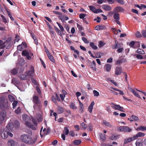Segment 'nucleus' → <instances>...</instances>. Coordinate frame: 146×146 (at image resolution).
I'll list each match as a JSON object with an SVG mask.
<instances>
[{"mask_svg": "<svg viewBox=\"0 0 146 146\" xmlns=\"http://www.w3.org/2000/svg\"><path fill=\"white\" fill-rule=\"evenodd\" d=\"M20 139L22 142L29 144L35 143L36 140V139H32L30 135L27 134L22 135Z\"/></svg>", "mask_w": 146, "mask_h": 146, "instance_id": "obj_1", "label": "nucleus"}, {"mask_svg": "<svg viewBox=\"0 0 146 146\" xmlns=\"http://www.w3.org/2000/svg\"><path fill=\"white\" fill-rule=\"evenodd\" d=\"M33 101L35 104L33 106V108L34 109L35 108V107L36 105L39 106L41 104V102L37 96L34 95L33 96Z\"/></svg>", "mask_w": 146, "mask_h": 146, "instance_id": "obj_2", "label": "nucleus"}, {"mask_svg": "<svg viewBox=\"0 0 146 146\" xmlns=\"http://www.w3.org/2000/svg\"><path fill=\"white\" fill-rule=\"evenodd\" d=\"M118 130L125 132L129 133L132 131V129L127 126H121L118 128Z\"/></svg>", "mask_w": 146, "mask_h": 146, "instance_id": "obj_3", "label": "nucleus"}, {"mask_svg": "<svg viewBox=\"0 0 146 146\" xmlns=\"http://www.w3.org/2000/svg\"><path fill=\"white\" fill-rule=\"evenodd\" d=\"M0 106L1 109H8L9 108L8 102H5L4 99L1 98H0Z\"/></svg>", "mask_w": 146, "mask_h": 146, "instance_id": "obj_4", "label": "nucleus"}, {"mask_svg": "<svg viewBox=\"0 0 146 146\" xmlns=\"http://www.w3.org/2000/svg\"><path fill=\"white\" fill-rule=\"evenodd\" d=\"M22 117L23 121H25V124L26 126L30 123L31 119L29 116L27 115H25L23 116Z\"/></svg>", "mask_w": 146, "mask_h": 146, "instance_id": "obj_5", "label": "nucleus"}, {"mask_svg": "<svg viewBox=\"0 0 146 146\" xmlns=\"http://www.w3.org/2000/svg\"><path fill=\"white\" fill-rule=\"evenodd\" d=\"M6 116V111L4 110H3L0 112V119L2 121H3Z\"/></svg>", "mask_w": 146, "mask_h": 146, "instance_id": "obj_6", "label": "nucleus"}, {"mask_svg": "<svg viewBox=\"0 0 146 146\" xmlns=\"http://www.w3.org/2000/svg\"><path fill=\"white\" fill-rule=\"evenodd\" d=\"M35 72L34 68L33 66H31V70L28 71H27L26 72L27 76H33V73Z\"/></svg>", "mask_w": 146, "mask_h": 146, "instance_id": "obj_7", "label": "nucleus"}, {"mask_svg": "<svg viewBox=\"0 0 146 146\" xmlns=\"http://www.w3.org/2000/svg\"><path fill=\"white\" fill-rule=\"evenodd\" d=\"M122 69L121 67L117 66L116 67L115 70V74L114 76L118 75L121 74L122 72Z\"/></svg>", "mask_w": 146, "mask_h": 146, "instance_id": "obj_8", "label": "nucleus"}, {"mask_svg": "<svg viewBox=\"0 0 146 146\" xmlns=\"http://www.w3.org/2000/svg\"><path fill=\"white\" fill-rule=\"evenodd\" d=\"M22 55L23 56H26L27 58L29 60L31 58V56H29L28 52L26 50H24L22 51Z\"/></svg>", "mask_w": 146, "mask_h": 146, "instance_id": "obj_9", "label": "nucleus"}, {"mask_svg": "<svg viewBox=\"0 0 146 146\" xmlns=\"http://www.w3.org/2000/svg\"><path fill=\"white\" fill-rule=\"evenodd\" d=\"M145 134L142 132H139L137 134L133 135V138L135 139H137L138 137H144Z\"/></svg>", "mask_w": 146, "mask_h": 146, "instance_id": "obj_10", "label": "nucleus"}, {"mask_svg": "<svg viewBox=\"0 0 146 146\" xmlns=\"http://www.w3.org/2000/svg\"><path fill=\"white\" fill-rule=\"evenodd\" d=\"M130 121H136L139 120V118L135 115H132L130 117Z\"/></svg>", "mask_w": 146, "mask_h": 146, "instance_id": "obj_11", "label": "nucleus"}, {"mask_svg": "<svg viewBox=\"0 0 146 146\" xmlns=\"http://www.w3.org/2000/svg\"><path fill=\"white\" fill-rule=\"evenodd\" d=\"M95 103L94 101L92 102L88 107V110L90 113H91L92 111L93 106L94 105Z\"/></svg>", "mask_w": 146, "mask_h": 146, "instance_id": "obj_12", "label": "nucleus"}, {"mask_svg": "<svg viewBox=\"0 0 146 146\" xmlns=\"http://www.w3.org/2000/svg\"><path fill=\"white\" fill-rule=\"evenodd\" d=\"M57 111L58 114L61 113L64 111V109L62 107L58 106L57 107Z\"/></svg>", "mask_w": 146, "mask_h": 146, "instance_id": "obj_13", "label": "nucleus"}, {"mask_svg": "<svg viewBox=\"0 0 146 146\" xmlns=\"http://www.w3.org/2000/svg\"><path fill=\"white\" fill-rule=\"evenodd\" d=\"M115 12H123L124 11L123 8L122 7L120 6H118L116 7L115 9Z\"/></svg>", "mask_w": 146, "mask_h": 146, "instance_id": "obj_14", "label": "nucleus"}, {"mask_svg": "<svg viewBox=\"0 0 146 146\" xmlns=\"http://www.w3.org/2000/svg\"><path fill=\"white\" fill-rule=\"evenodd\" d=\"M102 7L105 10L107 11H110L111 9V6L107 5H103Z\"/></svg>", "mask_w": 146, "mask_h": 146, "instance_id": "obj_15", "label": "nucleus"}, {"mask_svg": "<svg viewBox=\"0 0 146 146\" xmlns=\"http://www.w3.org/2000/svg\"><path fill=\"white\" fill-rule=\"evenodd\" d=\"M111 66L109 64H106L104 67V69L107 72H109L111 69Z\"/></svg>", "mask_w": 146, "mask_h": 146, "instance_id": "obj_16", "label": "nucleus"}, {"mask_svg": "<svg viewBox=\"0 0 146 146\" xmlns=\"http://www.w3.org/2000/svg\"><path fill=\"white\" fill-rule=\"evenodd\" d=\"M126 60L125 59L123 58L117 60L116 61V64H119L123 62H125L126 61Z\"/></svg>", "mask_w": 146, "mask_h": 146, "instance_id": "obj_17", "label": "nucleus"}, {"mask_svg": "<svg viewBox=\"0 0 146 146\" xmlns=\"http://www.w3.org/2000/svg\"><path fill=\"white\" fill-rule=\"evenodd\" d=\"M134 138H133V137H129L127 139H125L124 140V143H127L131 141L135 140V139H134Z\"/></svg>", "mask_w": 146, "mask_h": 146, "instance_id": "obj_18", "label": "nucleus"}, {"mask_svg": "<svg viewBox=\"0 0 146 146\" xmlns=\"http://www.w3.org/2000/svg\"><path fill=\"white\" fill-rule=\"evenodd\" d=\"M15 144V142L13 139H9L8 141V145L9 146H13Z\"/></svg>", "mask_w": 146, "mask_h": 146, "instance_id": "obj_19", "label": "nucleus"}, {"mask_svg": "<svg viewBox=\"0 0 146 146\" xmlns=\"http://www.w3.org/2000/svg\"><path fill=\"white\" fill-rule=\"evenodd\" d=\"M115 44L113 46V48L117 49L120 47V44L117 41H115Z\"/></svg>", "mask_w": 146, "mask_h": 146, "instance_id": "obj_20", "label": "nucleus"}, {"mask_svg": "<svg viewBox=\"0 0 146 146\" xmlns=\"http://www.w3.org/2000/svg\"><path fill=\"white\" fill-rule=\"evenodd\" d=\"M78 101L79 104V108L80 109V111L81 113L83 112L84 111V107L82 103L78 99Z\"/></svg>", "mask_w": 146, "mask_h": 146, "instance_id": "obj_21", "label": "nucleus"}, {"mask_svg": "<svg viewBox=\"0 0 146 146\" xmlns=\"http://www.w3.org/2000/svg\"><path fill=\"white\" fill-rule=\"evenodd\" d=\"M111 104L115 106V107H112L115 110H119L120 107V105L116 104H115L113 103H111Z\"/></svg>", "mask_w": 146, "mask_h": 146, "instance_id": "obj_22", "label": "nucleus"}, {"mask_svg": "<svg viewBox=\"0 0 146 146\" xmlns=\"http://www.w3.org/2000/svg\"><path fill=\"white\" fill-rule=\"evenodd\" d=\"M137 131L141 130L144 131L146 130V127L143 126H140L138 127L136 129Z\"/></svg>", "mask_w": 146, "mask_h": 146, "instance_id": "obj_23", "label": "nucleus"}, {"mask_svg": "<svg viewBox=\"0 0 146 146\" xmlns=\"http://www.w3.org/2000/svg\"><path fill=\"white\" fill-rule=\"evenodd\" d=\"M119 15V14L118 13H114L113 15L114 19L117 21L119 20L120 19Z\"/></svg>", "mask_w": 146, "mask_h": 146, "instance_id": "obj_24", "label": "nucleus"}, {"mask_svg": "<svg viewBox=\"0 0 146 146\" xmlns=\"http://www.w3.org/2000/svg\"><path fill=\"white\" fill-rule=\"evenodd\" d=\"M26 126L28 127L31 128L33 130H35L36 129L35 126L30 122L29 124H28L26 125Z\"/></svg>", "mask_w": 146, "mask_h": 146, "instance_id": "obj_25", "label": "nucleus"}, {"mask_svg": "<svg viewBox=\"0 0 146 146\" xmlns=\"http://www.w3.org/2000/svg\"><path fill=\"white\" fill-rule=\"evenodd\" d=\"M106 135L102 133L100 134V139L103 141H105L106 140Z\"/></svg>", "mask_w": 146, "mask_h": 146, "instance_id": "obj_26", "label": "nucleus"}, {"mask_svg": "<svg viewBox=\"0 0 146 146\" xmlns=\"http://www.w3.org/2000/svg\"><path fill=\"white\" fill-rule=\"evenodd\" d=\"M1 136L3 139H7L8 136L7 133V131H5V132L2 133L1 134Z\"/></svg>", "mask_w": 146, "mask_h": 146, "instance_id": "obj_27", "label": "nucleus"}, {"mask_svg": "<svg viewBox=\"0 0 146 146\" xmlns=\"http://www.w3.org/2000/svg\"><path fill=\"white\" fill-rule=\"evenodd\" d=\"M90 46L94 49L96 50L98 48L97 46L95 45L93 42H91L90 43Z\"/></svg>", "mask_w": 146, "mask_h": 146, "instance_id": "obj_28", "label": "nucleus"}, {"mask_svg": "<svg viewBox=\"0 0 146 146\" xmlns=\"http://www.w3.org/2000/svg\"><path fill=\"white\" fill-rule=\"evenodd\" d=\"M47 56L51 61L53 63L55 62V60L53 56L50 54L48 55Z\"/></svg>", "mask_w": 146, "mask_h": 146, "instance_id": "obj_29", "label": "nucleus"}, {"mask_svg": "<svg viewBox=\"0 0 146 146\" xmlns=\"http://www.w3.org/2000/svg\"><path fill=\"white\" fill-rule=\"evenodd\" d=\"M27 76L26 75L24 74H21L19 76L21 80H26L27 79Z\"/></svg>", "mask_w": 146, "mask_h": 146, "instance_id": "obj_30", "label": "nucleus"}, {"mask_svg": "<svg viewBox=\"0 0 146 146\" xmlns=\"http://www.w3.org/2000/svg\"><path fill=\"white\" fill-rule=\"evenodd\" d=\"M137 52L139 54H145L144 51L140 48H138L137 50Z\"/></svg>", "mask_w": 146, "mask_h": 146, "instance_id": "obj_31", "label": "nucleus"}, {"mask_svg": "<svg viewBox=\"0 0 146 146\" xmlns=\"http://www.w3.org/2000/svg\"><path fill=\"white\" fill-rule=\"evenodd\" d=\"M65 15H62L61 13V14L58 16V17L62 22H64L65 21Z\"/></svg>", "mask_w": 146, "mask_h": 146, "instance_id": "obj_32", "label": "nucleus"}, {"mask_svg": "<svg viewBox=\"0 0 146 146\" xmlns=\"http://www.w3.org/2000/svg\"><path fill=\"white\" fill-rule=\"evenodd\" d=\"M8 97L9 101L11 102H13L15 100V98L12 96L11 95H9L8 96Z\"/></svg>", "mask_w": 146, "mask_h": 146, "instance_id": "obj_33", "label": "nucleus"}, {"mask_svg": "<svg viewBox=\"0 0 146 146\" xmlns=\"http://www.w3.org/2000/svg\"><path fill=\"white\" fill-rule=\"evenodd\" d=\"M17 69L19 73H21L24 71V68L22 66H20Z\"/></svg>", "mask_w": 146, "mask_h": 146, "instance_id": "obj_34", "label": "nucleus"}, {"mask_svg": "<svg viewBox=\"0 0 146 146\" xmlns=\"http://www.w3.org/2000/svg\"><path fill=\"white\" fill-rule=\"evenodd\" d=\"M14 125L15 127H19L20 125L19 121L17 120H15L14 122Z\"/></svg>", "mask_w": 146, "mask_h": 146, "instance_id": "obj_35", "label": "nucleus"}, {"mask_svg": "<svg viewBox=\"0 0 146 146\" xmlns=\"http://www.w3.org/2000/svg\"><path fill=\"white\" fill-rule=\"evenodd\" d=\"M15 112L17 114H19L21 113V110L20 107H18L15 111Z\"/></svg>", "mask_w": 146, "mask_h": 146, "instance_id": "obj_36", "label": "nucleus"}, {"mask_svg": "<svg viewBox=\"0 0 146 146\" xmlns=\"http://www.w3.org/2000/svg\"><path fill=\"white\" fill-rule=\"evenodd\" d=\"M103 123L105 124V125L107 126L111 127V125L110 123L104 120L103 121Z\"/></svg>", "mask_w": 146, "mask_h": 146, "instance_id": "obj_37", "label": "nucleus"}, {"mask_svg": "<svg viewBox=\"0 0 146 146\" xmlns=\"http://www.w3.org/2000/svg\"><path fill=\"white\" fill-rule=\"evenodd\" d=\"M52 101L56 105H58V103L56 101V97L55 98L54 96H52Z\"/></svg>", "mask_w": 146, "mask_h": 146, "instance_id": "obj_38", "label": "nucleus"}, {"mask_svg": "<svg viewBox=\"0 0 146 146\" xmlns=\"http://www.w3.org/2000/svg\"><path fill=\"white\" fill-rule=\"evenodd\" d=\"M54 29L55 31L58 33L60 35H62V33L61 31L59 30V29L56 27H54Z\"/></svg>", "mask_w": 146, "mask_h": 146, "instance_id": "obj_39", "label": "nucleus"}, {"mask_svg": "<svg viewBox=\"0 0 146 146\" xmlns=\"http://www.w3.org/2000/svg\"><path fill=\"white\" fill-rule=\"evenodd\" d=\"M117 136L113 135L110 137V139L112 140H115L117 139Z\"/></svg>", "mask_w": 146, "mask_h": 146, "instance_id": "obj_40", "label": "nucleus"}, {"mask_svg": "<svg viewBox=\"0 0 146 146\" xmlns=\"http://www.w3.org/2000/svg\"><path fill=\"white\" fill-rule=\"evenodd\" d=\"M90 10L92 11L94 13H95V10H96V8L93 6H90L89 7Z\"/></svg>", "mask_w": 146, "mask_h": 146, "instance_id": "obj_41", "label": "nucleus"}, {"mask_svg": "<svg viewBox=\"0 0 146 146\" xmlns=\"http://www.w3.org/2000/svg\"><path fill=\"white\" fill-rule=\"evenodd\" d=\"M81 141L80 140H76L74 141V145H78L80 144Z\"/></svg>", "mask_w": 146, "mask_h": 146, "instance_id": "obj_42", "label": "nucleus"}, {"mask_svg": "<svg viewBox=\"0 0 146 146\" xmlns=\"http://www.w3.org/2000/svg\"><path fill=\"white\" fill-rule=\"evenodd\" d=\"M70 108L73 109H76L77 108L75 106L74 104L73 103H71L70 104Z\"/></svg>", "mask_w": 146, "mask_h": 146, "instance_id": "obj_43", "label": "nucleus"}, {"mask_svg": "<svg viewBox=\"0 0 146 146\" xmlns=\"http://www.w3.org/2000/svg\"><path fill=\"white\" fill-rule=\"evenodd\" d=\"M56 23L58 25V26L59 27L61 31L63 32L64 31V29L63 27L61 25V24L57 22H56Z\"/></svg>", "mask_w": 146, "mask_h": 146, "instance_id": "obj_44", "label": "nucleus"}, {"mask_svg": "<svg viewBox=\"0 0 146 146\" xmlns=\"http://www.w3.org/2000/svg\"><path fill=\"white\" fill-rule=\"evenodd\" d=\"M18 70L16 68H14L11 71V73L15 75L17 73Z\"/></svg>", "mask_w": 146, "mask_h": 146, "instance_id": "obj_45", "label": "nucleus"}, {"mask_svg": "<svg viewBox=\"0 0 146 146\" xmlns=\"http://www.w3.org/2000/svg\"><path fill=\"white\" fill-rule=\"evenodd\" d=\"M64 132L65 133L66 135H68L69 133V130L68 129L67 127H65L64 129Z\"/></svg>", "mask_w": 146, "mask_h": 146, "instance_id": "obj_46", "label": "nucleus"}, {"mask_svg": "<svg viewBox=\"0 0 146 146\" xmlns=\"http://www.w3.org/2000/svg\"><path fill=\"white\" fill-rule=\"evenodd\" d=\"M93 93L94 94V96L95 97H98L99 96V92L96 90H94Z\"/></svg>", "mask_w": 146, "mask_h": 146, "instance_id": "obj_47", "label": "nucleus"}, {"mask_svg": "<svg viewBox=\"0 0 146 146\" xmlns=\"http://www.w3.org/2000/svg\"><path fill=\"white\" fill-rule=\"evenodd\" d=\"M23 49L24 48L22 45H19L17 46V50L19 51H22Z\"/></svg>", "mask_w": 146, "mask_h": 146, "instance_id": "obj_48", "label": "nucleus"}, {"mask_svg": "<svg viewBox=\"0 0 146 146\" xmlns=\"http://www.w3.org/2000/svg\"><path fill=\"white\" fill-rule=\"evenodd\" d=\"M13 102L12 104L13 108L14 109L15 108V107L16 106L18 103V102L17 101H14Z\"/></svg>", "mask_w": 146, "mask_h": 146, "instance_id": "obj_49", "label": "nucleus"}, {"mask_svg": "<svg viewBox=\"0 0 146 146\" xmlns=\"http://www.w3.org/2000/svg\"><path fill=\"white\" fill-rule=\"evenodd\" d=\"M7 13L8 15L10 17L12 21H14V19H13V17H12V16H11V14L10 12L8 11H7Z\"/></svg>", "mask_w": 146, "mask_h": 146, "instance_id": "obj_50", "label": "nucleus"}, {"mask_svg": "<svg viewBox=\"0 0 146 146\" xmlns=\"http://www.w3.org/2000/svg\"><path fill=\"white\" fill-rule=\"evenodd\" d=\"M136 55V57L138 59H143V56L139 54H135Z\"/></svg>", "mask_w": 146, "mask_h": 146, "instance_id": "obj_51", "label": "nucleus"}, {"mask_svg": "<svg viewBox=\"0 0 146 146\" xmlns=\"http://www.w3.org/2000/svg\"><path fill=\"white\" fill-rule=\"evenodd\" d=\"M82 39L85 43L88 44L89 43V41L86 38L84 37H82Z\"/></svg>", "mask_w": 146, "mask_h": 146, "instance_id": "obj_52", "label": "nucleus"}, {"mask_svg": "<svg viewBox=\"0 0 146 146\" xmlns=\"http://www.w3.org/2000/svg\"><path fill=\"white\" fill-rule=\"evenodd\" d=\"M86 14L84 13H81L79 15V17L81 19H84V17H85Z\"/></svg>", "mask_w": 146, "mask_h": 146, "instance_id": "obj_53", "label": "nucleus"}, {"mask_svg": "<svg viewBox=\"0 0 146 146\" xmlns=\"http://www.w3.org/2000/svg\"><path fill=\"white\" fill-rule=\"evenodd\" d=\"M90 67L94 70H96V65L91 64L90 65Z\"/></svg>", "mask_w": 146, "mask_h": 146, "instance_id": "obj_54", "label": "nucleus"}, {"mask_svg": "<svg viewBox=\"0 0 146 146\" xmlns=\"http://www.w3.org/2000/svg\"><path fill=\"white\" fill-rule=\"evenodd\" d=\"M135 36L137 38H140L141 37V34L139 32L137 31L135 34Z\"/></svg>", "mask_w": 146, "mask_h": 146, "instance_id": "obj_55", "label": "nucleus"}, {"mask_svg": "<svg viewBox=\"0 0 146 146\" xmlns=\"http://www.w3.org/2000/svg\"><path fill=\"white\" fill-rule=\"evenodd\" d=\"M117 2L121 5H123L124 4V1L123 0H116Z\"/></svg>", "mask_w": 146, "mask_h": 146, "instance_id": "obj_56", "label": "nucleus"}, {"mask_svg": "<svg viewBox=\"0 0 146 146\" xmlns=\"http://www.w3.org/2000/svg\"><path fill=\"white\" fill-rule=\"evenodd\" d=\"M135 44V42L134 41H131L129 44V45L131 47H133Z\"/></svg>", "mask_w": 146, "mask_h": 146, "instance_id": "obj_57", "label": "nucleus"}, {"mask_svg": "<svg viewBox=\"0 0 146 146\" xmlns=\"http://www.w3.org/2000/svg\"><path fill=\"white\" fill-rule=\"evenodd\" d=\"M135 144L136 146H142V143L141 141L139 142L137 141L136 142Z\"/></svg>", "mask_w": 146, "mask_h": 146, "instance_id": "obj_58", "label": "nucleus"}, {"mask_svg": "<svg viewBox=\"0 0 146 146\" xmlns=\"http://www.w3.org/2000/svg\"><path fill=\"white\" fill-rule=\"evenodd\" d=\"M36 90L39 94L40 95L41 94V92L38 86H36Z\"/></svg>", "mask_w": 146, "mask_h": 146, "instance_id": "obj_59", "label": "nucleus"}, {"mask_svg": "<svg viewBox=\"0 0 146 146\" xmlns=\"http://www.w3.org/2000/svg\"><path fill=\"white\" fill-rule=\"evenodd\" d=\"M111 29L115 34H116L118 33L117 29L116 28H112Z\"/></svg>", "mask_w": 146, "mask_h": 146, "instance_id": "obj_60", "label": "nucleus"}, {"mask_svg": "<svg viewBox=\"0 0 146 146\" xmlns=\"http://www.w3.org/2000/svg\"><path fill=\"white\" fill-rule=\"evenodd\" d=\"M60 97L61 98V100L63 101L64 100V98L65 97V95L64 94H60Z\"/></svg>", "mask_w": 146, "mask_h": 146, "instance_id": "obj_61", "label": "nucleus"}, {"mask_svg": "<svg viewBox=\"0 0 146 146\" xmlns=\"http://www.w3.org/2000/svg\"><path fill=\"white\" fill-rule=\"evenodd\" d=\"M141 33L142 35L144 37H146V31L145 30H143L141 31Z\"/></svg>", "mask_w": 146, "mask_h": 146, "instance_id": "obj_62", "label": "nucleus"}, {"mask_svg": "<svg viewBox=\"0 0 146 146\" xmlns=\"http://www.w3.org/2000/svg\"><path fill=\"white\" fill-rule=\"evenodd\" d=\"M88 128L90 131H92L93 129V127L91 123H89L88 125Z\"/></svg>", "mask_w": 146, "mask_h": 146, "instance_id": "obj_63", "label": "nucleus"}, {"mask_svg": "<svg viewBox=\"0 0 146 146\" xmlns=\"http://www.w3.org/2000/svg\"><path fill=\"white\" fill-rule=\"evenodd\" d=\"M70 135L74 137L75 135V133H74V131H71L69 133Z\"/></svg>", "mask_w": 146, "mask_h": 146, "instance_id": "obj_64", "label": "nucleus"}]
</instances>
